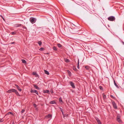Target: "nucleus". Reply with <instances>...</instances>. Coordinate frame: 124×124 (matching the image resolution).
Here are the masks:
<instances>
[{"mask_svg": "<svg viewBox=\"0 0 124 124\" xmlns=\"http://www.w3.org/2000/svg\"><path fill=\"white\" fill-rule=\"evenodd\" d=\"M73 69L75 71H76V69L75 67L74 68L73 67Z\"/></svg>", "mask_w": 124, "mask_h": 124, "instance_id": "nucleus-41", "label": "nucleus"}, {"mask_svg": "<svg viewBox=\"0 0 124 124\" xmlns=\"http://www.w3.org/2000/svg\"><path fill=\"white\" fill-rule=\"evenodd\" d=\"M0 16L4 20V18H3V17L2 16Z\"/></svg>", "mask_w": 124, "mask_h": 124, "instance_id": "nucleus-43", "label": "nucleus"}, {"mask_svg": "<svg viewBox=\"0 0 124 124\" xmlns=\"http://www.w3.org/2000/svg\"><path fill=\"white\" fill-rule=\"evenodd\" d=\"M52 116L50 114H49L47 116H46L45 118H52Z\"/></svg>", "mask_w": 124, "mask_h": 124, "instance_id": "nucleus-11", "label": "nucleus"}, {"mask_svg": "<svg viewBox=\"0 0 124 124\" xmlns=\"http://www.w3.org/2000/svg\"><path fill=\"white\" fill-rule=\"evenodd\" d=\"M50 92L51 93H53V91L52 90H50Z\"/></svg>", "mask_w": 124, "mask_h": 124, "instance_id": "nucleus-42", "label": "nucleus"}, {"mask_svg": "<svg viewBox=\"0 0 124 124\" xmlns=\"http://www.w3.org/2000/svg\"><path fill=\"white\" fill-rule=\"evenodd\" d=\"M117 120V121L118 122L120 123H122V121L120 119Z\"/></svg>", "mask_w": 124, "mask_h": 124, "instance_id": "nucleus-23", "label": "nucleus"}, {"mask_svg": "<svg viewBox=\"0 0 124 124\" xmlns=\"http://www.w3.org/2000/svg\"><path fill=\"white\" fill-rule=\"evenodd\" d=\"M8 115H9V114H11V115H13V114L12 112H8Z\"/></svg>", "mask_w": 124, "mask_h": 124, "instance_id": "nucleus-31", "label": "nucleus"}, {"mask_svg": "<svg viewBox=\"0 0 124 124\" xmlns=\"http://www.w3.org/2000/svg\"><path fill=\"white\" fill-rule=\"evenodd\" d=\"M36 18L32 17H31L30 19V22L32 24L35 23L36 22Z\"/></svg>", "mask_w": 124, "mask_h": 124, "instance_id": "nucleus-1", "label": "nucleus"}, {"mask_svg": "<svg viewBox=\"0 0 124 124\" xmlns=\"http://www.w3.org/2000/svg\"><path fill=\"white\" fill-rule=\"evenodd\" d=\"M16 33V32L15 31L13 32L10 33V34L12 35H15Z\"/></svg>", "mask_w": 124, "mask_h": 124, "instance_id": "nucleus-24", "label": "nucleus"}, {"mask_svg": "<svg viewBox=\"0 0 124 124\" xmlns=\"http://www.w3.org/2000/svg\"><path fill=\"white\" fill-rule=\"evenodd\" d=\"M61 112L62 113V114H63V110Z\"/></svg>", "mask_w": 124, "mask_h": 124, "instance_id": "nucleus-47", "label": "nucleus"}, {"mask_svg": "<svg viewBox=\"0 0 124 124\" xmlns=\"http://www.w3.org/2000/svg\"><path fill=\"white\" fill-rule=\"evenodd\" d=\"M53 49L55 51H56L57 50V49L56 48V47L55 46H54L53 47Z\"/></svg>", "mask_w": 124, "mask_h": 124, "instance_id": "nucleus-28", "label": "nucleus"}, {"mask_svg": "<svg viewBox=\"0 0 124 124\" xmlns=\"http://www.w3.org/2000/svg\"><path fill=\"white\" fill-rule=\"evenodd\" d=\"M37 74L36 73V72H33L32 73V74L33 75H35Z\"/></svg>", "mask_w": 124, "mask_h": 124, "instance_id": "nucleus-32", "label": "nucleus"}, {"mask_svg": "<svg viewBox=\"0 0 124 124\" xmlns=\"http://www.w3.org/2000/svg\"><path fill=\"white\" fill-rule=\"evenodd\" d=\"M99 88L101 90H103V87L101 86H99Z\"/></svg>", "mask_w": 124, "mask_h": 124, "instance_id": "nucleus-25", "label": "nucleus"}, {"mask_svg": "<svg viewBox=\"0 0 124 124\" xmlns=\"http://www.w3.org/2000/svg\"><path fill=\"white\" fill-rule=\"evenodd\" d=\"M95 119L97 121L98 124H101V123L100 121V120L99 118L97 117H95Z\"/></svg>", "mask_w": 124, "mask_h": 124, "instance_id": "nucleus-6", "label": "nucleus"}, {"mask_svg": "<svg viewBox=\"0 0 124 124\" xmlns=\"http://www.w3.org/2000/svg\"><path fill=\"white\" fill-rule=\"evenodd\" d=\"M25 111V110L24 109L22 110L21 111V113H23Z\"/></svg>", "mask_w": 124, "mask_h": 124, "instance_id": "nucleus-35", "label": "nucleus"}, {"mask_svg": "<svg viewBox=\"0 0 124 124\" xmlns=\"http://www.w3.org/2000/svg\"><path fill=\"white\" fill-rule=\"evenodd\" d=\"M35 76L36 77H38V75L37 74L35 75Z\"/></svg>", "mask_w": 124, "mask_h": 124, "instance_id": "nucleus-39", "label": "nucleus"}, {"mask_svg": "<svg viewBox=\"0 0 124 124\" xmlns=\"http://www.w3.org/2000/svg\"><path fill=\"white\" fill-rule=\"evenodd\" d=\"M33 105L35 107H36V106H37V105H36V104H34V105Z\"/></svg>", "mask_w": 124, "mask_h": 124, "instance_id": "nucleus-40", "label": "nucleus"}, {"mask_svg": "<svg viewBox=\"0 0 124 124\" xmlns=\"http://www.w3.org/2000/svg\"><path fill=\"white\" fill-rule=\"evenodd\" d=\"M15 85L19 91H21V89L20 88V87L19 86L16 84H15Z\"/></svg>", "mask_w": 124, "mask_h": 124, "instance_id": "nucleus-10", "label": "nucleus"}, {"mask_svg": "<svg viewBox=\"0 0 124 124\" xmlns=\"http://www.w3.org/2000/svg\"><path fill=\"white\" fill-rule=\"evenodd\" d=\"M43 93H47L48 94L49 93V91L48 90H44L43 91Z\"/></svg>", "mask_w": 124, "mask_h": 124, "instance_id": "nucleus-12", "label": "nucleus"}, {"mask_svg": "<svg viewBox=\"0 0 124 124\" xmlns=\"http://www.w3.org/2000/svg\"><path fill=\"white\" fill-rule=\"evenodd\" d=\"M59 108L60 110L61 111H62V109L61 107H59Z\"/></svg>", "mask_w": 124, "mask_h": 124, "instance_id": "nucleus-36", "label": "nucleus"}, {"mask_svg": "<svg viewBox=\"0 0 124 124\" xmlns=\"http://www.w3.org/2000/svg\"><path fill=\"white\" fill-rule=\"evenodd\" d=\"M114 84L115 86L117 88H119V87L118 85H117L116 83L115 82V81H114Z\"/></svg>", "mask_w": 124, "mask_h": 124, "instance_id": "nucleus-20", "label": "nucleus"}, {"mask_svg": "<svg viewBox=\"0 0 124 124\" xmlns=\"http://www.w3.org/2000/svg\"><path fill=\"white\" fill-rule=\"evenodd\" d=\"M12 124H15V123H14V122H13V123H12Z\"/></svg>", "mask_w": 124, "mask_h": 124, "instance_id": "nucleus-48", "label": "nucleus"}, {"mask_svg": "<svg viewBox=\"0 0 124 124\" xmlns=\"http://www.w3.org/2000/svg\"><path fill=\"white\" fill-rule=\"evenodd\" d=\"M38 43L39 44V46H40L41 45L42 42L40 41H39V42H38Z\"/></svg>", "mask_w": 124, "mask_h": 124, "instance_id": "nucleus-22", "label": "nucleus"}, {"mask_svg": "<svg viewBox=\"0 0 124 124\" xmlns=\"http://www.w3.org/2000/svg\"><path fill=\"white\" fill-rule=\"evenodd\" d=\"M57 45L59 47H61L62 46L60 44H59V43L58 44H57Z\"/></svg>", "mask_w": 124, "mask_h": 124, "instance_id": "nucleus-27", "label": "nucleus"}, {"mask_svg": "<svg viewBox=\"0 0 124 124\" xmlns=\"http://www.w3.org/2000/svg\"><path fill=\"white\" fill-rule=\"evenodd\" d=\"M14 90V92L16 94V95L17 96H20V95L19 94V93H18V92L15 89Z\"/></svg>", "mask_w": 124, "mask_h": 124, "instance_id": "nucleus-8", "label": "nucleus"}, {"mask_svg": "<svg viewBox=\"0 0 124 124\" xmlns=\"http://www.w3.org/2000/svg\"><path fill=\"white\" fill-rule=\"evenodd\" d=\"M62 114L63 116H64V117L65 116V114H64L63 113V114Z\"/></svg>", "mask_w": 124, "mask_h": 124, "instance_id": "nucleus-45", "label": "nucleus"}, {"mask_svg": "<svg viewBox=\"0 0 124 124\" xmlns=\"http://www.w3.org/2000/svg\"><path fill=\"white\" fill-rule=\"evenodd\" d=\"M69 83L73 88H75V86L74 84V83L72 81H70L69 82Z\"/></svg>", "mask_w": 124, "mask_h": 124, "instance_id": "nucleus-3", "label": "nucleus"}, {"mask_svg": "<svg viewBox=\"0 0 124 124\" xmlns=\"http://www.w3.org/2000/svg\"><path fill=\"white\" fill-rule=\"evenodd\" d=\"M44 48H43V47H41L39 49V50L41 51H42L44 50Z\"/></svg>", "mask_w": 124, "mask_h": 124, "instance_id": "nucleus-29", "label": "nucleus"}, {"mask_svg": "<svg viewBox=\"0 0 124 124\" xmlns=\"http://www.w3.org/2000/svg\"><path fill=\"white\" fill-rule=\"evenodd\" d=\"M3 120L2 119H0V122H3Z\"/></svg>", "mask_w": 124, "mask_h": 124, "instance_id": "nucleus-37", "label": "nucleus"}, {"mask_svg": "<svg viewBox=\"0 0 124 124\" xmlns=\"http://www.w3.org/2000/svg\"><path fill=\"white\" fill-rule=\"evenodd\" d=\"M23 28H24V29H27L26 27H25V26H23Z\"/></svg>", "mask_w": 124, "mask_h": 124, "instance_id": "nucleus-38", "label": "nucleus"}, {"mask_svg": "<svg viewBox=\"0 0 124 124\" xmlns=\"http://www.w3.org/2000/svg\"><path fill=\"white\" fill-rule=\"evenodd\" d=\"M14 43H15L14 42H12L11 43V44H14Z\"/></svg>", "mask_w": 124, "mask_h": 124, "instance_id": "nucleus-44", "label": "nucleus"}, {"mask_svg": "<svg viewBox=\"0 0 124 124\" xmlns=\"http://www.w3.org/2000/svg\"><path fill=\"white\" fill-rule=\"evenodd\" d=\"M120 116H119V115H118L117 117V120H118L120 119Z\"/></svg>", "mask_w": 124, "mask_h": 124, "instance_id": "nucleus-26", "label": "nucleus"}, {"mask_svg": "<svg viewBox=\"0 0 124 124\" xmlns=\"http://www.w3.org/2000/svg\"><path fill=\"white\" fill-rule=\"evenodd\" d=\"M67 72L69 76L70 77L71 76V72L69 70H67Z\"/></svg>", "mask_w": 124, "mask_h": 124, "instance_id": "nucleus-13", "label": "nucleus"}, {"mask_svg": "<svg viewBox=\"0 0 124 124\" xmlns=\"http://www.w3.org/2000/svg\"><path fill=\"white\" fill-rule=\"evenodd\" d=\"M22 62L23 63L26 64L27 63V62L24 59H22Z\"/></svg>", "mask_w": 124, "mask_h": 124, "instance_id": "nucleus-19", "label": "nucleus"}, {"mask_svg": "<svg viewBox=\"0 0 124 124\" xmlns=\"http://www.w3.org/2000/svg\"><path fill=\"white\" fill-rule=\"evenodd\" d=\"M110 97L111 98L113 99H114L115 98V97L114 96H113V95H111L110 96Z\"/></svg>", "mask_w": 124, "mask_h": 124, "instance_id": "nucleus-33", "label": "nucleus"}, {"mask_svg": "<svg viewBox=\"0 0 124 124\" xmlns=\"http://www.w3.org/2000/svg\"><path fill=\"white\" fill-rule=\"evenodd\" d=\"M30 92L31 93H35L37 94L38 95V92L36 90H33L31 89Z\"/></svg>", "mask_w": 124, "mask_h": 124, "instance_id": "nucleus-5", "label": "nucleus"}, {"mask_svg": "<svg viewBox=\"0 0 124 124\" xmlns=\"http://www.w3.org/2000/svg\"><path fill=\"white\" fill-rule=\"evenodd\" d=\"M45 73L47 75H48L49 74V72L45 70H44Z\"/></svg>", "mask_w": 124, "mask_h": 124, "instance_id": "nucleus-16", "label": "nucleus"}, {"mask_svg": "<svg viewBox=\"0 0 124 124\" xmlns=\"http://www.w3.org/2000/svg\"><path fill=\"white\" fill-rule=\"evenodd\" d=\"M15 89H12L8 90L7 91L8 93H10L11 92H14V91Z\"/></svg>", "mask_w": 124, "mask_h": 124, "instance_id": "nucleus-9", "label": "nucleus"}, {"mask_svg": "<svg viewBox=\"0 0 124 124\" xmlns=\"http://www.w3.org/2000/svg\"><path fill=\"white\" fill-rule=\"evenodd\" d=\"M103 97L104 99H105L106 98V96L105 95L103 94Z\"/></svg>", "mask_w": 124, "mask_h": 124, "instance_id": "nucleus-34", "label": "nucleus"}, {"mask_svg": "<svg viewBox=\"0 0 124 124\" xmlns=\"http://www.w3.org/2000/svg\"><path fill=\"white\" fill-rule=\"evenodd\" d=\"M59 101L60 103H63V101L62 100V99L61 97H59Z\"/></svg>", "mask_w": 124, "mask_h": 124, "instance_id": "nucleus-15", "label": "nucleus"}, {"mask_svg": "<svg viewBox=\"0 0 124 124\" xmlns=\"http://www.w3.org/2000/svg\"><path fill=\"white\" fill-rule=\"evenodd\" d=\"M50 104H52L54 103H55L54 101H51L50 102Z\"/></svg>", "mask_w": 124, "mask_h": 124, "instance_id": "nucleus-18", "label": "nucleus"}, {"mask_svg": "<svg viewBox=\"0 0 124 124\" xmlns=\"http://www.w3.org/2000/svg\"><path fill=\"white\" fill-rule=\"evenodd\" d=\"M34 87L36 88V89H38V90H39L40 89V88L37 86V85H34Z\"/></svg>", "mask_w": 124, "mask_h": 124, "instance_id": "nucleus-14", "label": "nucleus"}, {"mask_svg": "<svg viewBox=\"0 0 124 124\" xmlns=\"http://www.w3.org/2000/svg\"><path fill=\"white\" fill-rule=\"evenodd\" d=\"M79 60L78 59V65H77V68L78 69H79Z\"/></svg>", "mask_w": 124, "mask_h": 124, "instance_id": "nucleus-21", "label": "nucleus"}, {"mask_svg": "<svg viewBox=\"0 0 124 124\" xmlns=\"http://www.w3.org/2000/svg\"><path fill=\"white\" fill-rule=\"evenodd\" d=\"M22 25L21 24H20L16 23L14 25V27H17L20 26Z\"/></svg>", "mask_w": 124, "mask_h": 124, "instance_id": "nucleus-7", "label": "nucleus"}, {"mask_svg": "<svg viewBox=\"0 0 124 124\" xmlns=\"http://www.w3.org/2000/svg\"><path fill=\"white\" fill-rule=\"evenodd\" d=\"M65 62L67 63H68V62H70V60L69 59H68L67 58L65 59Z\"/></svg>", "mask_w": 124, "mask_h": 124, "instance_id": "nucleus-17", "label": "nucleus"}, {"mask_svg": "<svg viewBox=\"0 0 124 124\" xmlns=\"http://www.w3.org/2000/svg\"><path fill=\"white\" fill-rule=\"evenodd\" d=\"M108 19L109 21H114L115 20V18L114 16H110L108 18Z\"/></svg>", "mask_w": 124, "mask_h": 124, "instance_id": "nucleus-2", "label": "nucleus"}, {"mask_svg": "<svg viewBox=\"0 0 124 124\" xmlns=\"http://www.w3.org/2000/svg\"><path fill=\"white\" fill-rule=\"evenodd\" d=\"M85 68L87 70H88L89 68V67L88 66H86L85 67Z\"/></svg>", "mask_w": 124, "mask_h": 124, "instance_id": "nucleus-30", "label": "nucleus"}, {"mask_svg": "<svg viewBox=\"0 0 124 124\" xmlns=\"http://www.w3.org/2000/svg\"><path fill=\"white\" fill-rule=\"evenodd\" d=\"M121 42H122V44L124 45V42L123 41H121Z\"/></svg>", "mask_w": 124, "mask_h": 124, "instance_id": "nucleus-46", "label": "nucleus"}, {"mask_svg": "<svg viewBox=\"0 0 124 124\" xmlns=\"http://www.w3.org/2000/svg\"><path fill=\"white\" fill-rule=\"evenodd\" d=\"M112 103L114 108L115 109H117V106L115 102L113 101H112Z\"/></svg>", "mask_w": 124, "mask_h": 124, "instance_id": "nucleus-4", "label": "nucleus"}]
</instances>
